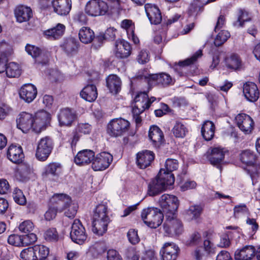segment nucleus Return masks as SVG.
Returning <instances> with one entry per match:
<instances>
[{"label":"nucleus","mask_w":260,"mask_h":260,"mask_svg":"<svg viewBox=\"0 0 260 260\" xmlns=\"http://www.w3.org/2000/svg\"><path fill=\"white\" fill-rule=\"evenodd\" d=\"M225 152V150L221 147H211L207 152V158L211 164L219 168L223 161Z\"/></svg>","instance_id":"nucleus-13"},{"label":"nucleus","mask_w":260,"mask_h":260,"mask_svg":"<svg viewBox=\"0 0 260 260\" xmlns=\"http://www.w3.org/2000/svg\"><path fill=\"white\" fill-rule=\"evenodd\" d=\"M203 237L206 238L203 243L204 250L206 254L209 255L214 254L216 251V247L212 241L213 237L212 233L209 231L204 232L203 234Z\"/></svg>","instance_id":"nucleus-36"},{"label":"nucleus","mask_w":260,"mask_h":260,"mask_svg":"<svg viewBox=\"0 0 260 260\" xmlns=\"http://www.w3.org/2000/svg\"><path fill=\"white\" fill-rule=\"evenodd\" d=\"M254 255V247L253 246H246L236 251L235 258L236 260H250Z\"/></svg>","instance_id":"nucleus-28"},{"label":"nucleus","mask_w":260,"mask_h":260,"mask_svg":"<svg viewBox=\"0 0 260 260\" xmlns=\"http://www.w3.org/2000/svg\"><path fill=\"white\" fill-rule=\"evenodd\" d=\"M230 37V34L228 31L222 30L217 35L214 40V45L216 46H220L224 44Z\"/></svg>","instance_id":"nucleus-51"},{"label":"nucleus","mask_w":260,"mask_h":260,"mask_svg":"<svg viewBox=\"0 0 260 260\" xmlns=\"http://www.w3.org/2000/svg\"><path fill=\"white\" fill-rule=\"evenodd\" d=\"M9 244L15 246H23V237L18 235H11L8 238Z\"/></svg>","instance_id":"nucleus-57"},{"label":"nucleus","mask_w":260,"mask_h":260,"mask_svg":"<svg viewBox=\"0 0 260 260\" xmlns=\"http://www.w3.org/2000/svg\"><path fill=\"white\" fill-rule=\"evenodd\" d=\"M34 248L38 260H44L48 256L49 249L47 247L43 245H36Z\"/></svg>","instance_id":"nucleus-47"},{"label":"nucleus","mask_w":260,"mask_h":260,"mask_svg":"<svg viewBox=\"0 0 260 260\" xmlns=\"http://www.w3.org/2000/svg\"><path fill=\"white\" fill-rule=\"evenodd\" d=\"M52 5L54 11L59 15H66L72 7L71 0H53Z\"/></svg>","instance_id":"nucleus-23"},{"label":"nucleus","mask_w":260,"mask_h":260,"mask_svg":"<svg viewBox=\"0 0 260 260\" xmlns=\"http://www.w3.org/2000/svg\"><path fill=\"white\" fill-rule=\"evenodd\" d=\"M154 153L150 150H143L137 154L136 163L138 167L144 169L149 167L154 159Z\"/></svg>","instance_id":"nucleus-17"},{"label":"nucleus","mask_w":260,"mask_h":260,"mask_svg":"<svg viewBox=\"0 0 260 260\" xmlns=\"http://www.w3.org/2000/svg\"><path fill=\"white\" fill-rule=\"evenodd\" d=\"M53 149V143L49 137L42 138L38 142L36 157L40 161H45L50 155Z\"/></svg>","instance_id":"nucleus-9"},{"label":"nucleus","mask_w":260,"mask_h":260,"mask_svg":"<svg viewBox=\"0 0 260 260\" xmlns=\"http://www.w3.org/2000/svg\"><path fill=\"white\" fill-rule=\"evenodd\" d=\"M7 155L12 162L16 164L21 162L24 157L22 148L13 144L8 148Z\"/></svg>","instance_id":"nucleus-26"},{"label":"nucleus","mask_w":260,"mask_h":260,"mask_svg":"<svg viewBox=\"0 0 260 260\" xmlns=\"http://www.w3.org/2000/svg\"><path fill=\"white\" fill-rule=\"evenodd\" d=\"M92 219L110 221L108 215L107 206L103 204L98 205L94 210Z\"/></svg>","instance_id":"nucleus-42"},{"label":"nucleus","mask_w":260,"mask_h":260,"mask_svg":"<svg viewBox=\"0 0 260 260\" xmlns=\"http://www.w3.org/2000/svg\"><path fill=\"white\" fill-rule=\"evenodd\" d=\"M61 171V165L58 162H51L46 165L44 168L42 172V176L44 177L51 176H58Z\"/></svg>","instance_id":"nucleus-37"},{"label":"nucleus","mask_w":260,"mask_h":260,"mask_svg":"<svg viewBox=\"0 0 260 260\" xmlns=\"http://www.w3.org/2000/svg\"><path fill=\"white\" fill-rule=\"evenodd\" d=\"M134 103L132 112L135 113H142L146 109L149 108L147 92L144 91L138 93L135 98Z\"/></svg>","instance_id":"nucleus-16"},{"label":"nucleus","mask_w":260,"mask_h":260,"mask_svg":"<svg viewBox=\"0 0 260 260\" xmlns=\"http://www.w3.org/2000/svg\"><path fill=\"white\" fill-rule=\"evenodd\" d=\"M145 10L151 24L157 25L161 22V14L156 6L151 4H146L145 5Z\"/></svg>","instance_id":"nucleus-20"},{"label":"nucleus","mask_w":260,"mask_h":260,"mask_svg":"<svg viewBox=\"0 0 260 260\" xmlns=\"http://www.w3.org/2000/svg\"><path fill=\"white\" fill-rule=\"evenodd\" d=\"M107 86L111 93L116 94L120 91L121 81L116 75H110L106 79Z\"/></svg>","instance_id":"nucleus-35"},{"label":"nucleus","mask_w":260,"mask_h":260,"mask_svg":"<svg viewBox=\"0 0 260 260\" xmlns=\"http://www.w3.org/2000/svg\"><path fill=\"white\" fill-rule=\"evenodd\" d=\"M116 55L119 58H126L131 54V47L127 42L122 40L117 41L115 45Z\"/></svg>","instance_id":"nucleus-29"},{"label":"nucleus","mask_w":260,"mask_h":260,"mask_svg":"<svg viewBox=\"0 0 260 260\" xmlns=\"http://www.w3.org/2000/svg\"><path fill=\"white\" fill-rule=\"evenodd\" d=\"M237 20L233 22V25L236 27H241L244 23L250 20L249 13L245 9H239L237 14Z\"/></svg>","instance_id":"nucleus-43"},{"label":"nucleus","mask_w":260,"mask_h":260,"mask_svg":"<svg viewBox=\"0 0 260 260\" xmlns=\"http://www.w3.org/2000/svg\"><path fill=\"white\" fill-rule=\"evenodd\" d=\"M147 79L149 85H157L162 87H168L175 83V80L165 72L150 74L147 77Z\"/></svg>","instance_id":"nucleus-8"},{"label":"nucleus","mask_w":260,"mask_h":260,"mask_svg":"<svg viewBox=\"0 0 260 260\" xmlns=\"http://www.w3.org/2000/svg\"><path fill=\"white\" fill-rule=\"evenodd\" d=\"M241 161L248 166L253 165L255 161V155L250 150H245L240 154Z\"/></svg>","instance_id":"nucleus-49"},{"label":"nucleus","mask_w":260,"mask_h":260,"mask_svg":"<svg viewBox=\"0 0 260 260\" xmlns=\"http://www.w3.org/2000/svg\"><path fill=\"white\" fill-rule=\"evenodd\" d=\"M70 237L74 242L78 244H82L87 239L85 228L79 219H75L72 224Z\"/></svg>","instance_id":"nucleus-10"},{"label":"nucleus","mask_w":260,"mask_h":260,"mask_svg":"<svg viewBox=\"0 0 260 260\" xmlns=\"http://www.w3.org/2000/svg\"><path fill=\"white\" fill-rule=\"evenodd\" d=\"M188 128L185 123L181 120L175 121L172 132L176 138H184L188 133Z\"/></svg>","instance_id":"nucleus-40"},{"label":"nucleus","mask_w":260,"mask_h":260,"mask_svg":"<svg viewBox=\"0 0 260 260\" xmlns=\"http://www.w3.org/2000/svg\"><path fill=\"white\" fill-rule=\"evenodd\" d=\"M248 211V208L244 204L237 205L234 208V216L236 217H239L242 214H246Z\"/></svg>","instance_id":"nucleus-60"},{"label":"nucleus","mask_w":260,"mask_h":260,"mask_svg":"<svg viewBox=\"0 0 260 260\" xmlns=\"http://www.w3.org/2000/svg\"><path fill=\"white\" fill-rule=\"evenodd\" d=\"M125 254L128 260H138L139 258L138 252L132 247L127 249Z\"/></svg>","instance_id":"nucleus-63"},{"label":"nucleus","mask_w":260,"mask_h":260,"mask_svg":"<svg viewBox=\"0 0 260 260\" xmlns=\"http://www.w3.org/2000/svg\"><path fill=\"white\" fill-rule=\"evenodd\" d=\"M202 211V207L200 205H192L185 211L186 214L191 219L198 218Z\"/></svg>","instance_id":"nucleus-53"},{"label":"nucleus","mask_w":260,"mask_h":260,"mask_svg":"<svg viewBox=\"0 0 260 260\" xmlns=\"http://www.w3.org/2000/svg\"><path fill=\"white\" fill-rule=\"evenodd\" d=\"M50 119V114L45 111H40L32 116V131L36 133H40L44 130Z\"/></svg>","instance_id":"nucleus-12"},{"label":"nucleus","mask_w":260,"mask_h":260,"mask_svg":"<svg viewBox=\"0 0 260 260\" xmlns=\"http://www.w3.org/2000/svg\"><path fill=\"white\" fill-rule=\"evenodd\" d=\"M106 250V246L104 242H98L92 245L89 249L90 252L94 257L102 254Z\"/></svg>","instance_id":"nucleus-50"},{"label":"nucleus","mask_w":260,"mask_h":260,"mask_svg":"<svg viewBox=\"0 0 260 260\" xmlns=\"http://www.w3.org/2000/svg\"><path fill=\"white\" fill-rule=\"evenodd\" d=\"M79 47V42L74 38H69L64 40L61 45L64 51L69 55H73L76 54Z\"/></svg>","instance_id":"nucleus-33"},{"label":"nucleus","mask_w":260,"mask_h":260,"mask_svg":"<svg viewBox=\"0 0 260 260\" xmlns=\"http://www.w3.org/2000/svg\"><path fill=\"white\" fill-rule=\"evenodd\" d=\"M17 126L18 128L25 133L32 129V115L25 112L20 113L17 119Z\"/></svg>","instance_id":"nucleus-18"},{"label":"nucleus","mask_w":260,"mask_h":260,"mask_svg":"<svg viewBox=\"0 0 260 260\" xmlns=\"http://www.w3.org/2000/svg\"><path fill=\"white\" fill-rule=\"evenodd\" d=\"M20 257L22 260H38L34 246L23 249L20 253Z\"/></svg>","instance_id":"nucleus-52"},{"label":"nucleus","mask_w":260,"mask_h":260,"mask_svg":"<svg viewBox=\"0 0 260 260\" xmlns=\"http://www.w3.org/2000/svg\"><path fill=\"white\" fill-rule=\"evenodd\" d=\"M129 125V121L124 119H114L109 123L107 132L112 137H118L128 129Z\"/></svg>","instance_id":"nucleus-7"},{"label":"nucleus","mask_w":260,"mask_h":260,"mask_svg":"<svg viewBox=\"0 0 260 260\" xmlns=\"http://www.w3.org/2000/svg\"><path fill=\"white\" fill-rule=\"evenodd\" d=\"M127 237L129 242L132 244H136L140 241L137 231L134 229H130L128 231L127 233Z\"/></svg>","instance_id":"nucleus-61"},{"label":"nucleus","mask_w":260,"mask_h":260,"mask_svg":"<svg viewBox=\"0 0 260 260\" xmlns=\"http://www.w3.org/2000/svg\"><path fill=\"white\" fill-rule=\"evenodd\" d=\"M9 78L18 77L21 73V70L18 64L11 62L7 64L5 71Z\"/></svg>","instance_id":"nucleus-45"},{"label":"nucleus","mask_w":260,"mask_h":260,"mask_svg":"<svg viewBox=\"0 0 260 260\" xmlns=\"http://www.w3.org/2000/svg\"><path fill=\"white\" fill-rule=\"evenodd\" d=\"M25 50L28 54L36 59V61L38 63L46 64L47 62V59H45L43 61H41L40 59L42 56V53L41 50L38 47L27 44L25 46Z\"/></svg>","instance_id":"nucleus-44"},{"label":"nucleus","mask_w":260,"mask_h":260,"mask_svg":"<svg viewBox=\"0 0 260 260\" xmlns=\"http://www.w3.org/2000/svg\"><path fill=\"white\" fill-rule=\"evenodd\" d=\"M20 98L25 102L29 103L34 100L37 94V88L31 84L23 85L19 91Z\"/></svg>","instance_id":"nucleus-21"},{"label":"nucleus","mask_w":260,"mask_h":260,"mask_svg":"<svg viewBox=\"0 0 260 260\" xmlns=\"http://www.w3.org/2000/svg\"><path fill=\"white\" fill-rule=\"evenodd\" d=\"M180 249L173 242H166L160 250L161 260H176Z\"/></svg>","instance_id":"nucleus-14"},{"label":"nucleus","mask_w":260,"mask_h":260,"mask_svg":"<svg viewBox=\"0 0 260 260\" xmlns=\"http://www.w3.org/2000/svg\"><path fill=\"white\" fill-rule=\"evenodd\" d=\"M94 152L90 149H85L79 151L75 157V162L78 165H88L93 160Z\"/></svg>","instance_id":"nucleus-25"},{"label":"nucleus","mask_w":260,"mask_h":260,"mask_svg":"<svg viewBox=\"0 0 260 260\" xmlns=\"http://www.w3.org/2000/svg\"><path fill=\"white\" fill-rule=\"evenodd\" d=\"M35 229V225L32 221L29 220H25L19 225V230L21 233L25 234L32 232Z\"/></svg>","instance_id":"nucleus-56"},{"label":"nucleus","mask_w":260,"mask_h":260,"mask_svg":"<svg viewBox=\"0 0 260 260\" xmlns=\"http://www.w3.org/2000/svg\"><path fill=\"white\" fill-rule=\"evenodd\" d=\"M158 204L165 215H167L168 213H176L179 201L174 195L164 194L160 197Z\"/></svg>","instance_id":"nucleus-5"},{"label":"nucleus","mask_w":260,"mask_h":260,"mask_svg":"<svg viewBox=\"0 0 260 260\" xmlns=\"http://www.w3.org/2000/svg\"><path fill=\"white\" fill-rule=\"evenodd\" d=\"M148 137L155 146L160 145L162 143L164 138L162 131L156 125H152L150 127Z\"/></svg>","instance_id":"nucleus-27"},{"label":"nucleus","mask_w":260,"mask_h":260,"mask_svg":"<svg viewBox=\"0 0 260 260\" xmlns=\"http://www.w3.org/2000/svg\"><path fill=\"white\" fill-rule=\"evenodd\" d=\"M225 67L233 71L239 70L242 68V63L240 57L235 54L227 56L224 59Z\"/></svg>","instance_id":"nucleus-31"},{"label":"nucleus","mask_w":260,"mask_h":260,"mask_svg":"<svg viewBox=\"0 0 260 260\" xmlns=\"http://www.w3.org/2000/svg\"><path fill=\"white\" fill-rule=\"evenodd\" d=\"M174 181V177L165 173L164 170H160L157 175L148 183L147 193L151 197L155 196L165 191Z\"/></svg>","instance_id":"nucleus-1"},{"label":"nucleus","mask_w":260,"mask_h":260,"mask_svg":"<svg viewBox=\"0 0 260 260\" xmlns=\"http://www.w3.org/2000/svg\"><path fill=\"white\" fill-rule=\"evenodd\" d=\"M13 197L15 202L19 205H24L26 203V199L23 192L18 188H16L14 189L13 193Z\"/></svg>","instance_id":"nucleus-55"},{"label":"nucleus","mask_w":260,"mask_h":260,"mask_svg":"<svg viewBox=\"0 0 260 260\" xmlns=\"http://www.w3.org/2000/svg\"><path fill=\"white\" fill-rule=\"evenodd\" d=\"M141 216L144 223L151 228L158 227L164 219V214L160 210L154 207L144 208Z\"/></svg>","instance_id":"nucleus-3"},{"label":"nucleus","mask_w":260,"mask_h":260,"mask_svg":"<svg viewBox=\"0 0 260 260\" xmlns=\"http://www.w3.org/2000/svg\"><path fill=\"white\" fill-rule=\"evenodd\" d=\"M110 221L92 219V231L96 235L102 236L107 230Z\"/></svg>","instance_id":"nucleus-38"},{"label":"nucleus","mask_w":260,"mask_h":260,"mask_svg":"<svg viewBox=\"0 0 260 260\" xmlns=\"http://www.w3.org/2000/svg\"><path fill=\"white\" fill-rule=\"evenodd\" d=\"M202 55V51L201 50H198L190 58H187L184 61H180L179 65L180 67H184L188 66L195 62L197 58Z\"/></svg>","instance_id":"nucleus-58"},{"label":"nucleus","mask_w":260,"mask_h":260,"mask_svg":"<svg viewBox=\"0 0 260 260\" xmlns=\"http://www.w3.org/2000/svg\"><path fill=\"white\" fill-rule=\"evenodd\" d=\"M23 237V246H27L35 243L37 240L36 235L33 233H26Z\"/></svg>","instance_id":"nucleus-59"},{"label":"nucleus","mask_w":260,"mask_h":260,"mask_svg":"<svg viewBox=\"0 0 260 260\" xmlns=\"http://www.w3.org/2000/svg\"><path fill=\"white\" fill-rule=\"evenodd\" d=\"M113 161V156L107 152L98 153L93 157L92 168L95 171H103L107 169Z\"/></svg>","instance_id":"nucleus-11"},{"label":"nucleus","mask_w":260,"mask_h":260,"mask_svg":"<svg viewBox=\"0 0 260 260\" xmlns=\"http://www.w3.org/2000/svg\"><path fill=\"white\" fill-rule=\"evenodd\" d=\"M52 204L58 205V211L64 212V215L68 218H73L75 216L78 206L76 203H73L68 195L64 193L54 194L51 199Z\"/></svg>","instance_id":"nucleus-2"},{"label":"nucleus","mask_w":260,"mask_h":260,"mask_svg":"<svg viewBox=\"0 0 260 260\" xmlns=\"http://www.w3.org/2000/svg\"><path fill=\"white\" fill-rule=\"evenodd\" d=\"M65 26L58 23L55 27L44 31V35L49 40H57L62 36L65 30Z\"/></svg>","instance_id":"nucleus-30"},{"label":"nucleus","mask_w":260,"mask_h":260,"mask_svg":"<svg viewBox=\"0 0 260 260\" xmlns=\"http://www.w3.org/2000/svg\"><path fill=\"white\" fill-rule=\"evenodd\" d=\"M178 162L177 160L172 158H168L165 162V168H161L160 170H164L166 174H170L173 177L174 175L172 172L176 170L178 168Z\"/></svg>","instance_id":"nucleus-48"},{"label":"nucleus","mask_w":260,"mask_h":260,"mask_svg":"<svg viewBox=\"0 0 260 260\" xmlns=\"http://www.w3.org/2000/svg\"><path fill=\"white\" fill-rule=\"evenodd\" d=\"M57 118L60 126H70L75 118V114L69 108L60 110Z\"/></svg>","instance_id":"nucleus-24"},{"label":"nucleus","mask_w":260,"mask_h":260,"mask_svg":"<svg viewBox=\"0 0 260 260\" xmlns=\"http://www.w3.org/2000/svg\"><path fill=\"white\" fill-rule=\"evenodd\" d=\"M57 211H58V206L56 208L49 207L44 214L45 219L48 221L53 219L56 217Z\"/></svg>","instance_id":"nucleus-62"},{"label":"nucleus","mask_w":260,"mask_h":260,"mask_svg":"<svg viewBox=\"0 0 260 260\" xmlns=\"http://www.w3.org/2000/svg\"><path fill=\"white\" fill-rule=\"evenodd\" d=\"M81 97L86 101L92 102L96 100L98 96L97 89L93 84L87 85L80 92Z\"/></svg>","instance_id":"nucleus-34"},{"label":"nucleus","mask_w":260,"mask_h":260,"mask_svg":"<svg viewBox=\"0 0 260 260\" xmlns=\"http://www.w3.org/2000/svg\"><path fill=\"white\" fill-rule=\"evenodd\" d=\"M107 260H122L118 252L114 249H110L107 252Z\"/></svg>","instance_id":"nucleus-64"},{"label":"nucleus","mask_w":260,"mask_h":260,"mask_svg":"<svg viewBox=\"0 0 260 260\" xmlns=\"http://www.w3.org/2000/svg\"><path fill=\"white\" fill-rule=\"evenodd\" d=\"M44 239L49 242H56L58 240V234L55 228L47 230L44 234Z\"/></svg>","instance_id":"nucleus-54"},{"label":"nucleus","mask_w":260,"mask_h":260,"mask_svg":"<svg viewBox=\"0 0 260 260\" xmlns=\"http://www.w3.org/2000/svg\"><path fill=\"white\" fill-rule=\"evenodd\" d=\"M78 35L80 41L85 44L92 42L95 38L93 31L88 27H82L79 30Z\"/></svg>","instance_id":"nucleus-41"},{"label":"nucleus","mask_w":260,"mask_h":260,"mask_svg":"<svg viewBox=\"0 0 260 260\" xmlns=\"http://www.w3.org/2000/svg\"><path fill=\"white\" fill-rule=\"evenodd\" d=\"M32 172V168L30 166L22 165L19 166L16 176L21 181H25L29 178Z\"/></svg>","instance_id":"nucleus-46"},{"label":"nucleus","mask_w":260,"mask_h":260,"mask_svg":"<svg viewBox=\"0 0 260 260\" xmlns=\"http://www.w3.org/2000/svg\"><path fill=\"white\" fill-rule=\"evenodd\" d=\"M11 51V47L9 44L5 41L0 42V74L5 72L6 70Z\"/></svg>","instance_id":"nucleus-22"},{"label":"nucleus","mask_w":260,"mask_h":260,"mask_svg":"<svg viewBox=\"0 0 260 260\" xmlns=\"http://www.w3.org/2000/svg\"><path fill=\"white\" fill-rule=\"evenodd\" d=\"M215 125L211 121L207 120L203 123L201 128V133L206 141L211 140L214 136Z\"/></svg>","instance_id":"nucleus-39"},{"label":"nucleus","mask_w":260,"mask_h":260,"mask_svg":"<svg viewBox=\"0 0 260 260\" xmlns=\"http://www.w3.org/2000/svg\"><path fill=\"white\" fill-rule=\"evenodd\" d=\"M237 126L245 134H250L253 128L254 122L248 115L244 113L239 114L235 117Z\"/></svg>","instance_id":"nucleus-15"},{"label":"nucleus","mask_w":260,"mask_h":260,"mask_svg":"<svg viewBox=\"0 0 260 260\" xmlns=\"http://www.w3.org/2000/svg\"><path fill=\"white\" fill-rule=\"evenodd\" d=\"M107 4L102 0H90L86 5L85 11L87 14L92 17L105 15L108 11Z\"/></svg>","instance_id":"nucleus-6"},{"label":"nucleus","mask_w":260,"mask_h":260,"mask_svg":"<svg viewBox=\"0 0 260 260\" xmlns=\"http://www.w3.org/2000/svg\"><path fill=\"white\" fill-rule=\"evenodd\" d=\"M243 92L246 100L255 102L259 98V92L257 85L252 82H247L243 86Z\"/></svg>","instance_id":"nucleus-19"},{"label":"nucleus","mask_w":260,"mask_h":260,"mask_svg":"<svg viewBox=\"0 0 260 260\" xmlns=\"http://www.w3.org/2000/svg\"><path fill=\"white\" fill-rule=\"evenodd\" d=\"M15 15L17 21L21 23L30 19L32 16V11L29 7L19 6L16 8Z\"/></svg>","instance_id":"nucleus-32"},{"label":"nucleus","mask_w":260,"mask_h":260,"mask_svg":"<svg viewBox=\"0 0 260 260\" xmlns=\"http://www.w3.org/2000/svg\"><path fill=\"white\" fill-rule=\"evenodd\" d=\"M166 219L164 224L165 232L169 236L179 235L183 232L181 221L177 218V213H168L165 215Z\"/></svg>","instance_id":"nucleus-4"}]
</instances>
